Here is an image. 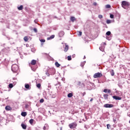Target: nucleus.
Masks as SVG:
<instances>
[{
    "instance_id": "29",
    "label": "nucleus",
    "mask_w": 130,
    "mask_h": 130,
    "mask_svg": "<svg viewBox=\"0 0 130 130\" xmlns=\"http://www.w3.org/2000/svg\"><path fill=\"white\" fill-rule=\"evenodd\" d=\"M67 58H68V60H72V56H68L67 57Z\"/></svg>"
},
{
    "instance_id": "34",
    "label": "nucleus",
    "mask_w": 130,
    "mask_h": 130,
    "mask_svg": "<svg viewBox=\"0 0 130 130\" xmlns=\"http://www.w3.org/2000/svg\"><path fill=\"white\" fill-rule=\"evenodd\" d=\"M34 32H35V33H37V32H38L37 28H34Z\"/></svg>"
},
{
    "instance_id": "16",
    "label": "nucleus",
    "mask_w": 130,
    "mask_h": 130,
    "mask_svg": "<svg viewBox=\"0 0 130 130\" xmlns=\"http://www.w3.org/2000/svg\"><path fill=\"white\" fill-rule=\"evenodd\" d=\"M21 115H22V116H23L24 117H25V116H26L27 115V112H22L21 113Z\"/></svg>"
},
{
    "instance_id": "30",
    "label": "nucleus",
    "mask_w": 130,
    "mask_h": 130,
    "mask_svg": "<svg viewBox=\"0 0 130 130\" xmlns=\"http://www.w3.org/2000/svg\"><path fill=\"white\" fill-rule=\"evenodd\" d=\"M106 23H107V24H110V23H111V20H107Z\"/></svg>"
},
{
    "instance_id": "41",
    "label": "nucleus",
    "mask_w": 130,
    "mask_h": 130,
    "mask_svg": "<svg viewBox=\"0 0 130 130\" xmlns=\"http://www.w3.org/2000/svg\"><path fill=\"white\" fill-rule=\"evenodd\" d=\"M93 6H97V3L96 2L93 3Z\"/></svg>"
},
{
    "instance_id": "11",
    "label": "nucleus",
    "mask_w": 130,
    "mask_h": 130,
    "mask_svg": "<svg viewBox=\"0 0 130 130\" xmlns=\"http://www.w3.org/2000/svg\"><path fill=\"white\" fill-rule=\"evenodd\" d=\"M5 109L7 111L12 110V107H11L10 106H7L5 107Z\"/></svg>"
},
{
    "instance_id": "28",
    "label": "nucleus",
    "mask_w": 130,
    "mask_h": 130,
    "mask_svg": "<svg viewBox=\"0 0 130 130\" xmlns=\"http://www.w3.org/2000/svg\"><path fill=\"white\" fill-rule=\"evenodd\" d=\"M111 34V32L110 31H107L106 34V35H107L108 36H109V35H110Z\"/></svg>"
},
{
    "instance_id": "39",
    "label": "nucleus",
    "mask_w": 130,
    "mask_h": 130,
    "mask_svg": "<svg viewBox=\"0 0 130 130\" xmlns=\"http://www.w3.org/2000/svg\"><path fill=\"white\" fill-rule=\"evenodd\" d=\"M41 42H45V40L44 39H41L40 40Z\"/></svg>"
},
{
    "instance_id": "4",
    "label": "nucleus",
    "mask_w": 130,
    "mask_h": 130,
    "mask_svg": "<svg viewBox=\"0 0 130 130\" xmlns=\"http://www.w3.org/2000/svg\"><path fill=\"white\" fill-rule=\"evenodd\" d=\"M78 124L76 122H73L69 125V127L71 128H73L74 127H76Z\"/></svg>"
},
{
    "instance_id": "13",
    "label": "nucleus",
    "mask_w": 130,
    "mask_h": 130,
    "mask_svg": "<svg viewBox=\"0 0 130 130\" xmlns=\"http://www.w3.org/2000/svg\"><path fill=\"white\" fill-rule=\"evenodd\" d=\"M68 50H69V46L68 45H66L64 49V51L65 52H67V51H68Z\"/></svg>"
},
{
    "instance_id": "27",
    "label": "nucleus",
    "mask_w": 130,
    "mask_h": 130,
    "mask_svg": "<svg viewBox=\"0 0 130 130\" xmlns=\"http://www.w3.org/2000/svg\"><path fill=\"white\" fill-rule=\"evenodd\" d=\"M37 88H39V89L41 87V84L39 83V84H37Z\"/></svg>"
},
{
    "instance_id": "24",
    "label": "nucleus",
    "mask_w": 130,
    "mask_h": 130,
    "mask_svg": "<svg viewBox=\"0 0 130 130\" xmlns=\"http://www.w3.org/2000/svg\"><path fill=\"white\" fill-rule=\"evenodd\" d=\"M105 7L106 9H110V8H111V6H110V5H107Z\"/></svg>"
},
{
    "instance_id": "33",
    "label": "nucleus",
    "mask_w": 130,
    "mask_h": 130,
    "mask_svg": "<svg viewBox=\"0 0 130 130\" xmlns=\"http://www.w3.org/2000/svg\"><path fill=\"white\" fill-rule=\"evenodd\" d=\"M79 36H82V31H78Z\"/></svg>"
},
{
    "instance_id": "21",
    "label": "nucleus",
    "mask_w": 130,
    "mask_h": 130,
    "mask_svg": "<svg viewBox=\"0 0 130 130\" xmlns=\"http://www.w3.org/2000/svg\"><path fill=\"white\" fill-rule=\"evenodd\" d=\"M110 74L111 75V76H114V71L113 70H112L111 71H110Z\"/></svg>"
},
{
    "instance_id": "31",
    "label": "nucleus",
    "mask_w": 130,
    "mask_h": 130,
    "mask_svg": "<svg viewBox=\"0 0 130 130\" xmlns=\"http://www.w3.org/2000/svg\"><path fill=\"white\" fill-rule=\"evenodd\" d=\"M110 17L111 19H114V15H113V14H111Z\"/></svg>"
},
{
    "instance_id": "20",
    "label": "nucleus",
    "mask_w": 130,
    "mask_h": 130,
    "mask_svg": "<svg viewBox=\"0 0 130 130\" xmlns=\"http://www.w3.org/2000/svg\"><path fill=\"white\" fill-rule=\"evenodd\" d=\"M55 65L56 66L57 68H59L60 67V64L58 63V62H56L55 63Z\"/></svg>"
},
{
    "instance_id": "36",
    "label": "nucleus",
    "mask_w": 130,
    "mask_h": 130,
    "mask_svg": "<svg viewBox=\"0 0 130 130\" xmlns=\"http://www.w3.org/2000/svg\"><path fill=\"white\" fill-rule=\"evenodd\" d=\"M99 18L100 19H102V18H103V16H102V15H99Z\"/></svg>"
},
{
    "instance_id": "23",
    "label": "nucleus",
    "mask_w": 130,
    "mask_h": 130,
    "mask_svg": "<svg viewBox=\"0 0 130 130\" xmlns=\"http://www.w3.org/2000/svg\"><path fill=\"white\" fill-rule=\"evenodd\" d=\"M68 97L69 98H71L73 97V93H69V94H68Z\"/></svg>"
},
{
    "instance_id": "25",
    "label": "nucleus",
    "mask_w": 130,
    "mask_h": 130,
    "mask_svg": "<svg viewBox=\"0 0 130 130\" xmlns=\"http://www.w3.org/2000/svg\"><path fill=\"white\" fill-rule=\"evenodd\" d=\"M25 88H26V89H29V88H30V85L28 84H25Z\"/></svg>"
},
{
    "instance_id": "1",
    "label": "nucleus",
    "mask_w": 130,
    "mask_h": 130,
    "mask_svg": "<svg viewBox=\"0 0 130 130\" xmlns=\"http://www.w3.org/2000/svg\"><path fill=\"white\" fill-rule=\"evenodd\" d=\"M101 77H103V74L100 72L95 73L93 75V78L94 79H97V78H101Z\"/></svg>"
},
{
    "instance_id": "9",
    "label": "nucleus",
    "mask_w": 130,
    "mask_h": 130,
    "mask_svg": "<svg viewBox=\"0 0 130 130\" xmlns=\"http://www.w3.org/2000/svg\"><path fill=\"white\" fill-rule=\"evenodd\" d=\"M64 35V32L63 31H61L59 32V37H62Z\"/></svg>"
},
{
    "instance_id": "12",
    "label": "nucleus",
    "mask_w": 130,
    "mask_h": 130,
    "mask_svg": "<svg viewBox=\"0 0 130 130\" xmlns=\"http://www.w3.org/2000/svg\"><path fill=\"white\" fill-rule=\"evenodd\" d=\"M21 127L23 129H26L27 128V125L24 123L21 124Z\"/></svg>"
},
{
    "instance_id": "44",
    "label": "nucleus",
    "mask_w": 130,
    "mask_h": 130,
    "mask_svg": "<svg viewBox=\"0 0 130 130\" xmlns=\"http://www.w3.org/2000/svg\"><path fill=\"white\" fill-rule=\"evenodd\" d=\"M92 101H93V99H91L90 100V102H92Z\"/></svg>"
},
{
    "instance_id": "14",
    "label": "nucleus",
    "mask_w": 130,
    "mask_h": 130,
    "mask_svg": "<svg viewBox=\"0 0 130 130\" xmlns=\"http://www.w3.org/2000/svg\"><path fill=\"white\" fill-rule=\"evenodd\" d=\"M55 36L54 35H53L51 36L50 37L47 38V40H50V39H53L54 38Z\"/></svg>"
},
{
    "instance_id": "15",
    "label": "nucleus",
    "mask_w": 130,
    "mask_h": 130,
    "mask_svg": "<svg viewBox=\"0 0 130 130\" xmlns=\"http://www.w3.org/2000/svg\"><path fill=\"white\" fill-rule=\"evenodd\" d=\"M71 21H72L73 22H75L76 21V18L74 16H72L70 18Z\"/></svg>"
},
{
    "instance_id": "37",
    "label": "nucleus",
    "mask_w": 130,
    "mask_h": 130,
    "mask_svg": "<svg viewBox=\"0 0 130 130\" xmlns=\"http://www.w3.org/2000/svg\"><path fill=\"white\" fill-rule=\"evenodd\" d=\"M82 95V97H84V96H85V95H86V92H84L83 93H81Z\"/></svg>"
},
{
    "instance_id": "8",
    "label": "nucleus",
    "mask_w": 130,
    "mask_h": 130,
    "mask_svg": "<svg viewBox=\"0 0 130 130\" xmlns=\"http://www.w3.org/2000/svg\"><path fill=\"white\" fill-rule=\"evenodd\" d=\"M48 128H49V126L48 125V124H45V126L43 128V129L46 130V129H48Z\"/></svg>"
},
{
    "instance_id": "26",
    "label": "nucleus",
    "mask_w": 130,
    "mask_h": 130,
    "mask_svg": "<svg viewBox=\"0 0 130 130\" xmlns=\"http://www.w3.org/2000/svg\"><path fill=\"white\" fill-rule=\"evenodd\" d=\"M9 88H10V89H12V88H13L14 87V85H13V84L10 83L9 85Z\"/></svg>"
},
{
    "instance_id": "35",
    "label": "nucleus",
    "mask_w": 130,
    "mask_h": 130,
    "mask_svg": "<svg viewBox=\"0 0 130 130\" xmlns=\"http://www.w3.org/2000/svg\"><path fill=\"white\" fill-rule=\"evenodd\" d=\"M107 127L109 129V128H110V125L109 124H107Z\"/></svg>"
},
{
    "instance_id": "19",
    "label": "nucleus",
    "mask_w": 130,
    "mask_h": 130,
    "mask_svg": "<svg viewBox=\"0 0 130 130\" xmlns=\"http://www.w3.org/2000/svg\"><path fill=\"white\" fill-rule=\"evenodd\" d=\"M104 98L105 100H107L108 99V94H104Z\"/></svg>"
},
{
    "instance_id": "5",
    "label": "nucleus",
    "mask_w": 130,
    "mask_h": 130,
    "mask_svg": "<svg viewBox=\"0 0 130 130\" xmlns=\"http://www.w3.org/2000/svg\"><path fill=\"white\" fill-rule=\"evenodd\" d=\"M37 62V61L36 60H32L30 62V63H29V67H31V66H35V64H36Z\"/></svg>"
},
{
    "instance_id": "17",
    "label": "nucleus",
    "mask_w": 130,
    "mask_h": 130,
    "mask_svg": "<svg viewBox=\"0 0 130 130\" xmlns=\"http://www.w3.org/2000/svg\"><path fill=\"white\" fill-rule=\"evenodd\" d=\"M18 10H19V11H22V10H23V5H21L19 7H17Z\"/></svg>"
},
{
    "instance_id": "2",
    "label": "nucleus",
    "mask_w": 130,
    "mask_h": 130,
    "mask_svg": "<svg viewBox=\"0 0 130 130\" xmlns=\"http://www.w3.org/2000/svg\"><path fill=\"white\" fill-rule=\"evenodd\" d=\"M129 3L126 1H122L121 3L122 7L124 9V7H129Z\"/></svg>"
},
{
    "instance_id": "18",
    "label": "nucleus",
    "mask_w": 130,
    "mask_h": 130,
    "mask_svg": "<svg viewBox=\"0 0 130 130\" xmlns=\"http://www.w3.org/2000/svg\"><path fill=\"white\" fill-rule=\"evenodd\" d=\"M23 39L25 42H27V41H28V40H29V38H28V37H27V36L24 37Z\"/></svg>"
},
{
    "instance_id": "46",
    "label": "nucleus",
    "mask_w": 130,
    "mask_h": 130,
    "mask_svg": "<svg viewBox=\"0 0 130 130\" xmlns=\"http://www.w3.org/2000/svg\"><path fill=\"white\" fill-rule=\"evenodd\" d=\"M107 39H108V40H110V39H108V38H107Z\"/></svg>"
},
{
    "instance_id": "7",
    "label": "nucleus",
    "mask_w": 130,
    "mask_h": 130,
    "mask_svg": "<svg viewBox=\"0 0 130 130\" xmlns=\"http://www.w3.org/2000/svg\"><path fill=\"white\" fill-rule=\"evenodd\" d=\"M113 99H115V100H121V97L118 96H113Z\"/></svg>"
},
{
    "instance_id": "40",
    "label": "nucleus",
    "mask_w": 130,
    "mask_h": 130,
    "mask_svg": "<svg viewBox=\"0 0 130 130\" xmlns=\"http://www.w3.org/2000/svg\"><path fill=\"white\" fill-rule=\"evenodd\" d=\"M34 22H35V23H36V24H37V23H38V20L36 19V20H34Z\"/></svg>"
},
{
    "instance_id": "38",
    "label": "nucleus",
    "mask_w": 130,
    "mask_h": 130,
    "mask_svg": "<svg viewBox=\"0 0 130 130\" xmlns=\"http://www.w3.org/2000/svg\"><path fill=\"white\" fill-rule=\"evenodd\" d=\"M100 50L101 51H104V48H102V47H100Z\"/></svg>"
},
{
    "instance_id": "6",
    "label": "nucleus",
    "mask_w": 130,
    "mask_h": 130,
    "mask_svg": "<svg viewBox=\"0 0 130 130\" xmlns=\"http://www.w3.org/2000/svg\"><path fill=\"white\" fill-rule=\"evenodd\" d=\"M11 69L12 71H16L18 70V66H17L16 64H13L12 65Z\"/></svg>"
},
{
    "instance_id": "42",
    "label": "nucleus",
    "mask_w": 130,
    "mask_h": 130,
    "mask_svg": "<svg viewBox=\"0 0 130 130\" xmlns=\"http://www.w3.org/2000/svg\"><path fill=\"white\" fill-rule=\"evenodd\" d=\"M31 69L32 71H34V72H35V71H36V69H34L32 67H31Z\"/></svg>"
},
{
    "instance_id": "43",
    "label": "nucleus",
    "mask_w": 130,
    "mask_h": 130,
    "mask_svg": "<svg viewBox=\"0 0 130 130\" xmlns=\"http://www.w3.org/2000/svg\"><path fill=\"white\" fill-rule=\"evenodd\" d=\"M81 66L83 68L84 67V63H81Z\"/></svg>"
},
{
    "instance_id": "45",
    "label": "nucleus",
    "mask_w": 130,
    "mask_h": 130,
    "mask_svg": "<svg viewBox=\"0 0 130 130\" xmlns=\"http://www.w3.org/2000/svg\"><path fill=\"white\" fill-rule=\"evenodd\" d=\"M104 44H105V45H106V44L105 43H104Z\"/></svg>"
},
{
    "instance_id": "32",
    "label": "nucleus",
    "mask_w": 130,
    "mask_h": 130,
    "mask_svg": "<svg viewBox=\"0 0 130 130\" xmlns=\"http://www.w3.org/2000/svg\"><path fill=\"white\" fill-rule=\"evenodd\" d=\"M40 103H43V102H44V99H42L40 100Z\"/></svg>"
},
{
    "instance_id": "22",
    "label": "nucleus",
    "mask_w": 130,
    "mask_h": 130,
    "mask_svg": "<svg viewBox=\"0 0 130 130\" xmlns=\"http://www.w3.org/2000/svg\"><path fill=\"white\" fill-rule=\"evenodd\" d=\"M29 123H30V124H33V122H34V119H31L29 120Z\"/></svg>"
},
{
    "instance_id": "3",
    "label": "nucleus",
    "mask_w": 130,
    "mask_h": 130,
    "mask_svg": "<svg viewBox=\"0 0 130 130\" xmlns=\"http://www.w3.org/2000/svg\"><path fill=\"white\" fill-rule=\"evenodd\" d=\"M113 106H114L113 104H106L104 105V107H105V108H112Z\"/></svg>"
},
{
    "instance_id": "10",
    "label": "nucleus",
    "mask_w": 130,
    "mask_h": 130,
    "mask_svg": "<svg viewBox=\"0 0 130 130\" xmlns=\"http://www.w3.org/2000/svg\"><path fill=\"white\" fill-rule=\"evenodd\" d=\"M103 92H104V93H111V90L110 89H105Z\"/></svg>"
}]
</instances>
